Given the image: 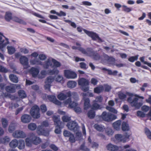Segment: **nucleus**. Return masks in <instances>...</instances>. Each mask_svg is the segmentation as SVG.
Listing matches in <instances>:
<instances>
[{"instance_id": "nucleus-43", "label": "nucleus", "mask_w": 151, "mask_h": 151, "mask_svg": "<svg viewBox=\"0 0 151 151\" xmlns=\"http://www.w3.org/2000/svg\"><path fill=\"white\" fill-rule=\"evenodd\" d=\"M8 53L10 55L13 54L15 51V48L12 46H8L7 47Z\"/></svg>"}, {"instance_id": "nucleus-38", "label": "nucleus", "mask_w": 151, "mask_h": 151, "mask_svg": "<svg viewBox=\"0 0 151 151\" xmlns=\"http://www.w3.org/2000/svg\"><path fill=\"white\" fill-rule=\"evenodd\" d=\"M76 82L70 81L68 82L67 85L69 88H73L76 87Z\"/></svg>"}, {"instance_id": "nucleus-46", "label": "nucleus", "mask_w": 151, "mask_h": 151, "mask_svg": "<svg viewBox=\"0 0 151 151\" xmlns=\"http://www.w3.org/2000/svg\"><path fill=\"white\" fill-rule=\"evenodd\" d=\"M18 94L19 97L24 98L26 97V95L23 90H20L18 91Z\"/></svg>"}, {"instance_id": "nucleus-8", "label": "nucleus", "mask_w": 151, "mask_h": 151, "mask_svg": "<svg viewBox=\"0 0 151 151\" xmlns=\"http://www.w3.org/2000/svg\"><path fill=\"white\" fill-rule=\"evenodd\" d=\"M39 111V107L37 106H34L32 108L30 113L33 117L37 119L39 118L40 116Z\"/></svg>"}, {"instance_id": "nucleus-27", "label": "nucleus", "mask_w": 151, "mask_h": 151, "mask_svg": "<svg viewBox=\"0 0 151 151\" xmlns=\"http://www.w3.org/2000/svg\"><path fill=\"white\" fill-rule=\"evenodd\" d=\"M25 146L24 141L23 139H20L18 141V148L20 150H23Z\"/></svg>"}, {"instance_id": "nucleus-41", "label": "nucleus", "mask_w": 151, "mask_h": 151, "mask_svg": "<svg viewBox=\"0 0 151 151\" xmlns=\"http://www.w3.org/2000/svg\"><path fill=\"white\" fill-rule=\"evenodd\" d=\"M49 73L50 74H58L59 73V70L57 68H54L52 70H48Z\"/></svg>"}, {"instance_id": "nucleus-24", "label": "nucleus", "mask_w": 151, "mask_h": 151, "mask_svg": "<svg viewBox=\"0 0 151 151\" xmlns=\"http://www.w3.org/2000/svg\"><path fill=\"white\" fill-rule=\"evenodd\" d=\"M17 124L16 122H12L9 125L8 131L10 133H12L16 129L17 126Z\"/></svg>"}, {"instance_id": "nucleus-29", "label": "nucleus", "mask_w": 151, "mask_h": 151, "mask_svg": "<svg viewBox=\"0 0 151 151\" xmlns=\"http://www.w3.org/2000/svg\"><path fill=\"white\" fill-rule=\"evenodd\" d=\"M12 14L11 13L7 12H6L4 16L5 20L8 22H9L12 19Z\"/></svg>"}, {"instance_id": "nucleus-14", "label": "nucleus", "mask_w": 151, "mask_h": 151, "mask_svg": "<svg viewBox=\"0 0 151 151\" xmlns=\"http://www.w3.org/2000/svg\"><path fill=\"white\" fill-rule=\"evenodd\" d=\"M83 96V99L84 100V109H85L87 110L90 106V100L88 98H86V93H83L82 94Z\"/></svg>"}, {"instance_id": "nucleus-26", "label": "nucleus", "mask_w": 151, "mask_h": 151, "mask_svg": "<svg viewBox=\"0 0 151 151\" xmlns=\"http://www.w3.org/2000/svg\"><path fill=\"white\" fill-rule=\"evenodd\" d=\"M88 115L90 119H93L94 117V106L93 105L92 107L88 112Z\"/></svg>"}, {"instance_id": "nucleus-31", "label": "nucleus", "mask_w": 151, "mask_h": 151, "mask_svg": "<svg viewBox=\"0 0 151 151\" xmlns=\"http://www.w3.org/2000/svg\"><path fill=\"white\" fill-rule=\"evenodd\" d=\"M95 129L100 132H103L104 131L105 128L101 124H95Z\"/></svg>"}, {"instance_id": "nucleus-1", "label": "nucleus", "mask_w": 151, "mask_h": 151, "mask_svg": "<svg viewBox=\"0 0 151 151\" xmlns=\"http://www.w3.org/2000/svg\"><path fill=\"white\" fill-rule=\"evenodd\" d=\"M77 97V95L76 93H71L70 91H63L58 95V98L60 100H63L66 99L68 97L67 99L64 101L63 103L68 108H73L77 105V104L76 102L72 101L71 98L75 99Z\"/></svg>"}, {"instance_id": "nucleus-13", "label": "nucleus", "mask_w": 151, "mask_h": 151, "mask_svg": "<svg viewBox=\"0 0 151 151\" xmlns=\"http://www.w3.org/2000/svg\"><path fill=\"white\" fill-rule=\"evenodd\" d=\"M19 87V86H17L16 84H10L6 86L5 88V90L8 92L13 93L15 92L16 88H18Z\"/></svg>"}, {"instance_id": "nucleus-63", "label": "nucleus", "mask_w": 151, "mask_h": 151, "mask_svg": "<svg viewBox=\"0 0 151 151\" xmlns=\"http://www.w3.org/2000/svg\"><path fill=\"white\" fill-rule=\"evenodd\" d=\"M75 132H76V140H78L81 137V132H80L78 131V130L77 131H76Z\"/></svg>"}, {"instance_id": "nucleus-52", "label": "nucleus", "mask_w": 151, "mask_h": 151, "mask_svg": "<svg viewBox=\"0 0 151 151\" xmlns=\"http://www.w3.org/2000/svg\"><path fill=\"white\" fill-rule=\"evenodd\" d=\"M106 109L114 113H117V111L114 108L109 106H107L106 107Z\"/></svg>"}, {"instance_id": "nucleus-2", "label": "nucleus", "mask_w": 151, "mask_h": 151, "mask_svg": "<svg viewBox=\"0 0 151 151\" xmlns=\"http://www.w3.org/2000/svg\"><path fill=\"white\" fill-rule=\"evenodd\" d=\"M126 94L130 97L127 99V101L132 107H134L137 109H139L143 105L142 99H144V97L142 96H139L137 94L135 95L134 97L132 99V96H133V94L129 92H126Z\"/></svg>"}, {"instance_id": "nucleus-3", "label": "nucleus", "mask_w": 151, "mask_h": 151, "mask_svg": "<svg viewBox=\"0 0 151 151\" xmlns=\"http://www.w3.org/2000/svg\"><path fill=\"white\" fill-rule=\"evenodd\" d=\"M48 125L49 124L47 121H43L37 128V134L39 135L48 136L49 135V132L48 130L45 129V127H48Z\"/></svg>"}, {"instance_id": "nucleus-17", "label": "nucleus", "mask_w": 151, "mask_h": 151, "mask_svg": "<svg viewBox=\"0 0 151 151\" xmlns=\"http://www.w3.org/2000/svg\"><path fill=\"white\" fill-rule=\"evenodd\" d=\"M9 43L8 39L6 38L5 40L2 39V37L0 36V50L2 51L4 50V48Z\"/></svg>"}, {"instance_id": "nucleus-7", "label": "nucleus", "mask_w": 151, "mask_h": 151, "mask_svg": "<svg viewBox=\"0 0 151 151\" xmlns=\"http://www.w3.org/2000/svg\"><path fill=\"white\" fill-rule=\"evenodd\" d=\"M54 80V76H50L46 78L45 81L44 85V88L46 90L50 91L51 84Z\"/></svg>"}, {"instance_id": "nucleus-16", "label": "nucleus", "mask_w": 151, "mask_h": 151, "mask_svg": "<svg viewBox=\"0 0 151 151\" xmlns=\"http://www.w3.org/2000/svg\"><path fill=\"white\" fill-rule=\"evenodd\" d=\"M53 59L52 58H48L44 62L43 67L45 69H47L49 67H53Z\"/></svg>"}, {"instance_id": "nucleus-35", "label": "nucleus", "mask_w": 151, "mask_h": 151, "mask_svg": "<svg viewBox=\"0 0 151 151\" xmlns=\"http://www.w3.org/2000/svg\"><path fill=\"white\" fill-rule=\"evenodd\" d=\"M18 141L16 139L12 140L9 143L10 146L12 147H16L18 145Z\"/></svg>"}, {"instance_id": "nucleus-32", "label": "nucleus", "mask_w": 151, "mask_h": 151, "mask_svg": "<svg viewBox=\"0 0 151 151\" xmlns=\"http://www.w3.org/2000/svg\"><path fill=\"white\" fill-rule=\"evenodd\" d=\"M83 30L88 36L91 37L93 40H94V33L91 31L83 29Z\"/></svg>"}, {"instance_id": "nucleus-36", "label": "nucleus", "mask_w": 151, "mask_h": 151, "mask_svg": "<svg viewBox=\"0 0 151 151\" xmlns=\"http://www.w3.org/2000/svg\"><path fill=\"white\" fill-rule=\"evenodd\" d=\"M25 142L26 146L28 147H31L33 143L32 140L31 138V135L29 137L25 139Z\"/></svg>"}, {"instance_id": "nucleus-59", "label": "nucleus", "mask_w": 151, "mask_h": 151, "mask_svg": "<svg viewBox=\"0 0 151 151\" xmlns=\"http://www.w3.org/2000/svg\"><path fill=\"white\" fill-rule=\"evenodd\" d=\"M123 136H124L123 142H125L129 139L130 135L128 133H126Z\"/></svg>"}, {"instance_id": "nucleus-55", "label": "nucleus", "mask_w": 151, "mask_h": 151, "mask_svg": "<svg viewBox=\"0 0 151 151\" xmlns=\"http://www.w3.org/2000/svg\"><path fill=\"white\" fill-rule=\"evenodd\" d=\"M137 116L139 117H144L145 116V114L140 111H138L137 113Z\"/></svg>"}, {"instance_id": "nucleus-39", "label": "nucleus", "mask_w": 151, "mask_h": 151, "mask_svg": "<svg viewBox=\"0 0 151 151\" xmlns=\"http://www.w3.org/2000/svg\"><path fill=\"white\" fill-rule=\"evenodd\" d=\"M116 139L119 142L122 141L123 142L124 136L120 134H117L115 135Z\"/></svg>"}, {"instance_id": "nucleus-30", "label": "nucleus", "mask_w": 151, "mask_h": 151, "mask_svg": "<svg viewBox=\"0 0 151 151\" xmlns=\"http://www.w3.org/2000/svg\"><path fill=\"white\" fill-rule=\"evenodd\" d=\"M9 77L11 81L15 83H17L18 82V78L15 75L13 74H10L9 75Z\"/></svg>"}, {"instance_id": "nucleus-19", "label": "nucleus", "mask_w": 151, "mask_h": 151, "mask_svg": "<svg viewBox=\"0 0 151 151\" xmlns=\"http://www.w3.org/2000/svg\"><path fill=\"white\" fill-rule=\"evenodd\" d=\"M104 57L109 64L113 65L114 64L115 60L114 58L111 57H109L106 54L104 55Z\"/></svg>"}, {"instance_id": "nucleus-34", "label": "nucleus", "mask_w": 151, "mask_h": 151, "mask_svg": "<svg viewBox=\"0 0 151 151\" xmlns=\"http://www.w3.org/2000/svg\"><path fill=\"white\" fill-rule=\"evenodd\" d=\"M122 130L123 131H128L129 129L128 124L125 122H122Z\"/></svg>"}, {"instance_id": "nucleus-42", "label": "nucleus", "mask_w": 151, "mask_h": 151, "mask_svg": "<svg viewBox=\"0 0 151 151\" xmlns=\"http://www.w3.org/2000/svg\"><path fill=\"white\" fill-rule=\"evenodd\" d=\"M1 122L3 127L4 128H6L8 125V121L7 119L4 118H2Z\"/></svg>"}, {"instance_id": "nucleus-33", "label": "nucleus", "mask_w": 151, "mask_h": 151, "mask_svg": "<svg viewBox=\"0 0 151 151\" xmlns=\"http://www.w3.org/2000/svg\"><path fill=\"white\" fill-rule=\"evenodd\" d=\"M55 80L57 82L60 83H63L64 82L63 76L61 75H58L54 77Z\"/></svg>"}, {"instance_id": "nucleus-61", "label": "nucleus", "mask_w": 151, "mask_h": 151, "mask_svg": "<svg viewBox=\"0 0 151 151\" xmlns=\"http://www.w3.org/2000/svg\"><path fill=\"white\" fill-rule=\"evenodd\" d=\"M8 72L7 69L0 65V72L6 73Z\"/></svg>"}, {"instance_id": "nucleus-58", "label": "nucleus", "mask_w": 151, "mask_h": 151, "mask_svg": "<svg viewBox=\"0 0 151 151\" xmlns=\"http://www.w3.org/2000/svg\"><path fill=\"white\" fill-rule=\"evenodd\" d=\"M38 58L41 60H44L47 57L45 55L41 54L39 55Z\"/></svg>"}, {"instance_id": "nucleus-23", "label": "nucleus", "mask_w": 151, "mask_h": 151, "mask_svg": "<svg viewBox=\"0 0 151 151\" xmlns=\"http://www.w3.org/2000/svg\"><path fill=\"white\" fill-rule=\"evenodd\" d=\"M29 62L30 64L32 65H42V62L39 60L37 58H35L33 59H31L30 60Z\"/></svg>"}, {"instance_id": "nucleus-53", "label": "nucleus", "mask_w": 151, "mask_h": 151, "mask_svg": "<svg viewBox=\"0 0 151 151\" xmlns=\"http://www.w3.org/2000/svg\"><path fill=\"white\" fill-rule=\"evenodd\" d=\"M118 96L120 99L123 100L126 98V96L123 93L120 92L118 93Z\"/></svg>"}, {"instance_id": "nucleus-62", "label": "nucleus", "mask_w": 151, "mask_h": 151, "mask_svg": "<svg viewBox=\"0 0 151 151\" xmlns=\"http://www.w3.org/2000/svg\"><path fill=\"white\" fill-rule=\"evenodd\" d=\"M122 7L124 8L123 10L125 12H129L131 11V9L130 8L128 7L126 5H123Z\"/></svg>"}, {"instance_id": "nucleus-6", "label": "nucleus", "mask_w": 151, "mask_h": 151, "mask_svg": "<svg viewBox=\"0 0 151 151\" xmlns=\"http://www.w3.org/2000/svg\"><path fill=\"white\" fill-rule=\"evenodd\" d=\"M101 117L104 120L108 122L112 121L117 118L116 115L111 113H107L105 111L103 112Z\"/></svg>"}, {"instance_id": "nucleus-12", "label": "nucleus", "mask_w": 151, "mask_h": 151, "mask_svg": "<svg viewBox=\"0 0 151 151\" xmlns=\"http://www.w3.org/2000/svg\"><path fill=\"white\" fill-rule=\"evenodd\" d=\"M13 136L14 137L19 138H24L26 137L25 133L21 130H16L13 134Z\"/></svg>"}, {"instance_id": "nucleus-25", "label": "nucleus", "mask_w": 151, "mask_h": 151, "mask_svg": "<svg viewBox=\"0 0 151 151\" xmlns=\"http://www.w3.org/2000/svg\"><path fill=\"white\" fill-rule=\"evenodd\" d=\"M121 123V121L120 120H119L113 124V126L114 129L117 130H119L120 129V125Z\"/></svg>"}, {"instance_id": "nucleus-5", "label": "nucleus", "mask_w": 151, "mask_h": 151, "mask_svg": "<svg viewBox=\"0 0 151 151\" xmlns=\"http://www.w3.org/2000/svg\"><path fill=\"white\" fill-rule=\"evenodd\" d=\"M78 84L81 86V88L83 91L86 92L88 90L89 82L86 79L84 78L80 79L78 80Z\"/></svg>"}, {"instance_id": "nucleus-37", "label": "nucleus", "mask_w": 151, "mask_h": 151, "mask_svg": "<svg viewBox=\"0 0 151 151\" xmlns=\"http://www.w3.org/2000/svg\"><path fill=\"white\" fill-rule=\"evenodd\" d=\"M37 127L36 124L34 123H30L28 125V128L31 130H34L36 129Z\"/></svg>"}, {"instance_id": "nucleus-64", "label": "nucleus", "mask_w": 151, "mask_h": 151, "mask_svg": "<svg viewBox=\"0 0 151 151\" xmlns=\"http://www.w3.org/2000/svg\"><path fill=\"white\" fill-rule=\"evenodd\" d=\"M105 88V91L106 92L109 91L111 89V87L110 86L107 84H104V85Z\"/></svg>"}, {"instance_id": "nucleus-21", "label": "nucleus", "mask_w": 151, "mask_h": 151, "mask_svg": "<svg viewBox=\"0 0 151 151\" xmlns=\"http://www.w3.org/2000/svg\"><path fill=\"white\" fill-rule=\"evenodd\" d=\"M107 149L110 151H115L119 149V147L115 145H114L111 143L108 144L106 147Z\"/></svg>"}, {"instance_id": "nucleus-4", "label": "nucleus", "mask_w": 151, "mask_h": 151, "mask_svg": "<svg viewBox=\"0 0 151 151\" xmlns=\"http://www.w3.org/2000/svg\"><path fill=\"white\" fill-rule=\"evenodd\" d=\"M72 48L74 50H78L82 53L86 55L92 56H93L94 54L93 50V49L91 48H88L86 51L83 48L81 47H76L75 46L72 47Z\"/></svg>"}, {"instance_id": "nucleus-51", "label": "nucleus", "mask_w": 151, "mask_h": 151, "mask_svg": "<svg viewBox=\"0 0 151 151\" xmlns=\"http://www.w3.org/2000/svg\"><path fill=\"white\" fill-rule=\"evenodd\" d=\"M106 134L109 136H111L114 133V132L112 129L110 128H109L107 129L106 130Z\"/></svg>"}, {"instance_id": "nucleus-15", "label": "nucleus", "mask_w": 151, "mask_h": 151, "mask_svg": "<svg viewBox=\"0 0 151 151\" xmlns=\"http://www.w3.org/2000/svg\"><path fill=\"white\" fill-rule=\"evenodd\" d=\"M31 138L32 139L33 143L35 145H37L41 142V139L33 133L31 134Z\"/></svg>"}, {"instance_id": "nucleus-20", "label": "nucleus", "mask_w": 151, "mask_h": 151, "mask_svg": "<svg viewBox=\"0 0 151 151\" xmlns=\"http://www.w3.org/2000/svg\"><path fill=\"white\" fill-rule=\"evenodd\" d=\"M52 119L54 122V124L55 125L60 126V125L63 124V123L60 122V118L59 116L54 115L52 117Z\"/></svg>"}, {"instance_id": "nucleus-44", "label": "nucleus", "mask_w": 151, "mask_h": 151, "mask_svg": "<svg viewBox=\"0 0 151 151\" xmlns=\"http://www.w3.org/2000/svg\"><path fill=\"white\" fill-rule=\"evenodd\" d=\"M104 90V88L102 86L100 85L99 86L95 88V93H99Z\"/></svg>"}, {"instance_id": "nucleus-48", "label": "nucleus", "mask_w": 151, "mask_h": 151, "mask_svg": "<svg viewBox=\"0 0 151 151\" xmlns=\"http://www.w3.org/2000/svg\"><path fill=\"white\" fill-rule=\"evenodd\" d=\"M138 57L139 55H136L135 56H131L128 59V60L131 62H133L137 60Z\"/></svg>"}, {"instance_id": "nucleus-60", "label": "nucleus", "mask_w": 151, "mask_h": 151, "mask_svg": "<svg viewBox=\"0 0 151 151\" xmlns=\"http://www.w3.org/2000/svg\"><path fill=\"white\" fill-rule=\"evenodd\" d=\"M50 148L54 151H57L58 150V147L54 144H51L50 146Z\"/></svg>"}, {"instance_id": "nucleus-56", "label": "nucleus", "mask_w": 151, "mask_h": 151, "mask_svg": "<svg viewBox=\"0 0 151 151\" xmlns=\"http://www.w3.org/2000/svg\"><path fill=\"white\" fill-rule=\"evenodd\" d=\"M150 109V107L146 105H144L142 106L141 108L142 110L145 112H147Z\"/></svg>"}, {"instance_id": "nucleus-10", "label": "nucleus", "mask_w": 151, "mask_h": 151, "mask_svg": "<svg viewBox=\"0 0 151 151\" xmlns=\"http://www.w3.org/2000/svg\"><path fill=\"white\" fill-rule=\"evenodd\" d=\"M64 74L65 76L68 79H74L77 77L76 73L69 70H65Z\"/></svg>"}, {"instance_id": "nucleus-28", "label": "nucleus", "mask_w": 151, "mask_h": 151, "mask_svg": "<svg viewBox=\"0 0 151 151\" xmlns=\"http://www.w3.org/2000/svg\"><path fill=\"white\" fill-rule=\"evenodd\" d=\"M48 99L56 104L60 105V102L56 99L55 97L54 96H48Z\"/></svg>"}, {"instance_id": "nucleus-57", "label": "nucleus", "mask_w": 151, "mask_h": 151, "mask_svg": "<svg viewBox=\"0 0 151 151\" xmlns=\"http://www.w3.org/2000/svg\"><path fill=\"white\" fill-rule=\"evenodd\" d=\"M63 122H67L70 120V117L67 115H65L62 117Z\"/></svg>"}, {"instance_id": "nucleus-49", "label": "nucleus", "mask_w": 151, "mask_h": 151, "mask_svg": "<svg viewBox=\"0 0 151 151\" xmlns=\"http://www.w3.org/2000/svg\"><path fill=\"white\" fill-rule=\"evenodd\" d=\"M62 128V125L60 126L56 125L55 129V133L57 134H60L61 133V131L60 130Z\"/></svg>"}, {"instance_id": "nucleus-50", "label": "nucleus", "mask_w": 151, "mask_h": 151, "mask_svg": "<svg viewBox=\"0 0 151 151\" xmlns=\"http://www.w3.org/2000/svg\"><path fill=\"white\" fill-rule=\"evenodd\" d=\"M145 134L147 135L148 138L151 139V132L147 128H146L145 129Z\"/></svg>"}, {"instance_id": "nucleus-11", "label": "nucleus", "mask_w": 151, "mask_h": 151, "mask_svg": "<svg viewBox=\"0 0 151 151\" xmlns=\"http://www.w3.org/2000/svg\"><path fill=\"white\" fill-rule=\"evenodd\" d=\"M19 61L21 64L23 66L24 68L27 69L30 67L28 63V59L26 56H21L19 59Z\"/></svg>"}, {"instance_id": "nucleus-18", "label": "nucleus", "mask_w": 151, "mask_h": 151, "mask_svg": "<svg viewBox=\"0 0 151 151\" xmlns=\"http://www.w3.org/2000/svg\"><path fill=\"white\" fill-rule=\"evenodd\" d=\"M32 119L31 116L28 114H24L21 118L22 122L24 123H28L30 122Z\"/></svg>"}, {"instance_id": "nucleus-22", "label": "nucleus", "mask_w": 151, "mask_h": 151, "mask_svg": "<svg viewBox=\"0 0 151 151\" xmlns=\"http://www.w3.org/2000/svg\"><path fill=\"white\" fill-rule=\"evenodd\" d=\"M30 71L33 77H36L40 71L39 69L35 67L32 68L30 70Z\"/></svg>"}, {"instance_id": "nucleus-40", "label": "nucleus", "mask_w": 151, "mask_h": 151, "mask_svg": "<svg viewBox=\"0 0 151 151\" xmlns=\"http://www.w3.org/2000/svg\"><path fill=\"white\" fill-rule=\"evenodd\" d=\"M47 74V73L46 71L44 70H41L40 75L38 76V78L40 79H42L44 78L45 76Z\"/></svg>"}, {"instance_id": "nucleus-45", "label": "nucleus", "mask_w": 151, "mask_h": 151, "mask_svg": "<svg viewBox=\"0 0 151 151\" xmlns=\"http://www.w3.org/2000/svg\"><path fill=\"white\" fill-rule=\"evenodd\" d=\"M12 20L16 22H18L21 24H25V22H24L22 20L19 19L18 18L14 17H12Z\"/></svg>"}, {"instance_id": "nucleus-47", "label": "nucleus", "mask_w": 151, "mask_h": 151, "mask_svg": "<svg viewBox=\"0 0 151 151\" xmlns=\"http://www.w3.org/2000/svg\"><path fill=\"white\" fill-rule=\"evenodd\" d=\"M52 66L53 67L54 66L56 68H58L60 67L61 64L59 62L53 59Z\"/></svg>"}, {"instance_id": "nucleus-54", "label": "nucleus", "mask_w": 151, "mask_h": 151, "mask_svg": "<svg viewBox=\"0 0 151 151\" xmlns=\"http://www.w3.org/2000/svg\"><path fill=\"white\" fill-rule=\"evenodd\" d=\"M69 140L71 143H74L75 142L76 139L74 137L73 134H71L69 137Z\"/></svg>"}, {"instance_id": "nucleus-9", "label": "nucleus", "mask_w": 151, "mask_h": 151, "mask_svg": "<svg viewBox=\"0 0 151 151\" xmlns=\"http://www.w3.org/2000/svg\"><path fill=\"white\" fill-rule=\"evenodd\" d=\"M67 126L69 130L74 132L78 131L79 127L78 124L75 121L70 122L67 124Z\"/></svg>"}]
</instances>
